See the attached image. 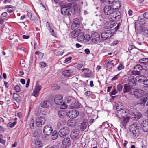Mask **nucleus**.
<instances>
[{
    "instance_id": "1",
    "label": "nucleus",
    "mask_w": 148,
    "mask_h": 148,
    "mask_svg": "<svg viewBox=\"0 0 148 148\" xmlns=\"http://www.w3.org/2000/svg\"><path fill=\"white\" fill-rule=\"evenodd\" d=\"M105 15H108L109 19H115L117 21L121 18V13L118 10H114L111 6L107 5L104 8Z\"/></svg>"
},
{
    "instance_id": "2",
    "label": "nucleus",
    "mask_w": 148,
    "mask_h": 148,
    "mask_svg": "<svg viewBox=\"0 0 148 148\" xmlns=\"http://www.w3.org/2000/svg\"><path fill=\"white\" fill-rule=\"evenodd\" d=\"M138 127L136 125H132L129 127L130 131L134 137H137L139 134Z\"/></svg>"
},
{
    "instance_id": "3",
    "label": "nucleus",
    "mask_w": 148,
    "mask_h": 148,
    "mask_svg": "<svg viewBox=\"0 0 148 148\" xmlns=\"http://www.w3.org/2000/svg\"><path fill=\"white\" fill-rule=\"evenodd\" d=\"M113 34L114 33L111 30H107L102 33L101 37L103 40H105L110 38Z\"/></svg>"
},
{
    "instance_id": "4",
    "label": "nucleus",
    "mask_w": 148,
    "mask_h": 148,
    "mask_svg": "<svg viewBox=\"0 0 148 148\" xmlns=\"http://www.w3.org/2000/svg\"><path fill=\"white\" fill-rule=\"evenodd\" d=\"M91 38L92 42L95 44H98L101 42L100 35L97 32L92 33L91 36Z\"/></svg>"
},
{
    "instance_id": "5",
    "label": "nucleus",
    "mask_w": 148,
    "mask_h": 148,
    "mask_svg": "<svg viewBox=\"0 0 148 148\" xmlns=\"http://www.w3.org/2000/svg\"><path fill=\"white\" fill-rule=\"evenodd\" d=\"M116 110L117 111L116 112V114L119 118H123L128 113V110H119L118 108H116Z\"/></svg>"
},
{
    "instance_id": "6",
    "label": "nucleus",
    "mask_w": 148,
    "mask_h": 148,
    "mask_svg": "<svg viewBox=\"0 0 148 148\" xmlns=\"http://www.w3.org/2000/svg\"><path fill=\"white\" fill-rule=\"evenodd\" d=\"M70 132L69 129L67 127H65L60 129L58 134L60 137H64L68 135Z\"/></svg>"
},
{
    "instance_id": "7",
    "label": "nucleus",
    "mask_w": 148,
    "mask_h": 148,
    "mask_svg": "<svg viewBox=\"0 0 148 148\" xmlns=\"http://www.w3.org/2000/svg\"><path fill=\"white\" fill-rule=\"evenodd\" d=\"M79 114V112L76 110L71 109L67 113V115L70 118L73 119L77 117Z\"/></svg>"
},
{
    "instance_id": "8",
    "label": "nucleus",
    "mask_w": 148,
    "mask_h": 148,
    "mask_svg": "<svg viewBox=\"0 0 148 148\" xmlns=\"http://www.w3.org/2000/svg\"><path fill=\"white\" fill-rule=\"evenodd\" d=\"M74 70L73 69H64L62 72V74L66 77H71L73 75Z\"/></svg>"
},
{
    "instance_id": "9",
    "label": "nucleus",
    "mask_w": 148,
    "mask_h": 148,
    "mask_svg": "<svg viewBox=\"0 0 148 148\" xmlns=\"http://www.w3.org/2000/svg\"><path fill=\"white\" fill-rule=\"evenodd\" d=\"M45 122V119L43 117H38L36 119V126L38 127H41Z\"/></svg>"
},
{
    "instance_id": "10",
    "label": "nucleus",
    "mask_w": 148,
    "mask_h": 148,
    "mask_svg": "<svg viewBox=\"0 0 148 148\" xmlns=\"http://www.w3.org/2000/svg\"><path fill=\"white\" fill-rule=\"evenodd\" d=\"M41 86L38 82H36V86L34 89L32 93L33 95L34 96L36 97H37L39 96V91L41 89Z\"/></svg>"
},
{
    "instance_id": "11",
    "label": "nucleus",
    "mask_w": 148,
    "mask_h": 148,
    "mask_svg": "<svg viewBox=\"0 0 148 148\" xmlns=\"http://www.w3.org/2000/svg\"><path fill=\"white\" fill-rule=\"evenodd\" d=\"M142 69L143 67L140 64L136 65L134 67V71H132V74L135 75H139L140 73V71Z\"/></svg>"
},
{
    "instance_id": "12",
    "label": "nucleus",
    "mask_w": 148,
    "mask_h": 148,
    "mask_svg": "<svg viewBox=\"0 0 148 148\" xmlns=\"http://www.w3.org/2000/svg\"><path fill=\"white\" fill-rule=\"evenodd\" d=\"M53 129L50 125H46L43 129V132L44 134L49 136L52 133Z\"/></svg>"
},
{
    "instance_id": "13",
    "label": "nucleus",
    "mask_w": 148,
    "mask_h": 148,
    "mask_svg": "<svg viewBox=\"0 0 148 148\" xmlns=\"http://www.w3.org/2000/svg\"><path fill=\"white\" fill-rule=\"evenodd\" d=\"M133 94L135 97L137 98H139L144 95L143 91L140 89H136L134 91Z\"/></svg>"
},
{
    "instance_id": "14",
    "label": "nucleus",
    "mask_w": 148,
    "mask_h": 148,
    "mask_svg": "<svg viewBox=\"0 0 148 148\" xmlns=\"http://www.w3.org/2000/svg\"><path fill=\"white\" fill-rule=\"evenodd\" d=\"M54 101L57 104L60 105L63 103V97L60 95H56L54 98Z\"/></svg>"
},
{
    "instance_id": "15",
    "label": "nucleus",
    "mask_w": 148,
    "mask_h": 148,
    "mask_svg": "<svg viewBox=\"0 0 148 148\" xmlns=\"http://www.w3.org/2000/svg\"><path fill=\"white\" fill-rule=\"evenodd\" d=\"M128 84L131 86H134L136 85V80L133 76H131L129 77L128 79Z\"/></svg>"
},
{
    "instance_id": "16",
    "label": "nucleus",
    "mask_w": 148,
    "mask_h": 148,
    "mask_svg": "<svg viewBox=\"0 0 148 148\" xmlns=\"http://www.w3.org/2000/svg\"><path fill=\"white\" fill-rule=\"evenodd\" d=\"M80 25L79 20L77 18H75L74 19L73 23L72 25V28L73 29H76L79 27Z\"/></svg>"
},
{
    "instance_id": "17",
    "label": "nucleus",
    "mask_w": 148,
    "mask_h": 148,
    "mask_svg": "<svg viewBox=\"0 0 148 148\" xmlns=\"http://www.w3.org/2000/svg\"><path fill=\"white\" fill-rule=\"evenodd\" d=\"M131 114L134 116L135 119H139L142 116L141 114L139 112L137 111L136 109H133L132 113Z\"/></svg>"
},
{
    "instance_id": "18",
    "label": "nucleus",
    "mask_w": 148,
    "mask_h": 148,
    "mask_svg": "<svg viewBox=\"0 0 148 148\" xmlns=\"http://www.w3.org/2000/svg\"><path fill=\"white\" fill-rule=\"evenodd\" d=\"M71 141L69 138H66L62 141V144L64 147H69L71 144Z\"/></svg>"
},
{
    "instance_id": "19",
    "label": "nucleus",
    "mask_w": 148,
    "mask_h": 148,
    "mask_svg": "<svg viewBox=\"0 0 148 148\" xmlns=\"http://www.w3.org/2000/svg\"><path fill=\"white\" fill-rule=\"evenodd\" d=\"M142 125L143 131L145 132H147L148 131V120L145 119L143 121Z\"/></svg>"
},
{
    "instance_id": "20",
    "label": "nucleus",
    "mask_w": 148,
    "mask_h": 148,
    "mask_svg": "<svg viewBox=\"0 0 148 148\" xmlns=\"http://www.w3.org/2000/svg\"><path fill=\"white\" fill-rule=\"evenodd\" d=\"M139 103L143 105H148V95H147L145 97L142 98L140 99Z\"/></svg>"
},
{
    "instance_id": "21",
    "label": "nucleus",
    "mask_w": 148,
    "mask_h": 148,
    "mask_svg": "<svg viewBox=\"0 0 148 148\" xmlns=\"http://www.w3.org/2000/svg\"><path fill=\"white\" fill-rule=\"evenodd\" d=\"M66 5H63L61 8V13L64 15H66L68 14L69 13V10L68 8H66Z\"/></svg>"
},
{
    "instance_id": "22",
    "label": "nucleus",
    "mask_w": 148,
    "mask_h": 148,
    "mask_svg": "<svg viewBox=\"0 0 148 148\" xmlns=\"http://www.w3.org/2000/svg\"><path fill=\"white\" fill-rule=\"evenodd\" d=\"M50 101H44L41 102L40 105L42 107L47 108L50 105Z\"/></svg>"
},
{
    "instance_id": "23",
    "label": "nucleus",
    "mask_w": 148,
    "mask_h": 148,
    "mask_svg": "<svg viewBox=\"0 0 148 148\" xmlns=\"http://www.w3.org/2000/svg\"><path fill=\"white\" fill-rule=\"evenodd\" d=\"M81 71L82 72L84 71H85L84 72V74L86 77H89L91 75V72L88 68L82 69Z\"/></svg>"
},
{
    "instance_id": "24",
    "label": "nucleus",
    "mask_w": 148,
    "mask_h": 148,
    "mask_svg": "<svg viewBox=\"0 0 148 148\" xmlns=\"http://www.w3.org/2000/svg\"><path fill=\"white\" fill-rule=\"evenodd\" d=\"M130 86L128 84H125L124 85L123 92L124 93L129 92L131 89Z\"/></svg>"
},
{
    "instance_id": "25",
    "label": "nucleus",
    "mask_w": 148,
    "mask_h": 148,
    "mask_svg": "<svg viewBox=\"0 0 148 148\" xmlns=\"http://www.w3.org/2000/svg\"><path fill=\"white\" fill-rule=\"evenodd\" d=\"M121 6V5L120 2L119 1H116L113 3V7H112L114 8V10H117L116 9H119Z\"/></svg>"
},
{
    "instance_id": "26",
    "label": "nucleus",
    "mask_w": 148,
    "mask_h": 148,
    "mask_svg": "<svg viewBox=\"0 0 148 148\" xmlns=\"http://www.w3.org/2000/svg\"><path fill=\"white\" fill-rule=\"evenodd\" d=\"M76 122L75 121L73 120H69L67 122V125L68 126L71 127H74L76 125Z\"/></svg>"
},
{
    "instance_id": "27",
    "label": "nucleus",
    "mask_w": 148,
    "mask_h": 148,
    "mask_svg": "<svg viewBox=\"0 0 148 148\" xmlns=\"http://www.w3.org/2000/svg\"><path fill=\"white\" fill-rule=\"evenodd\" d=\"M84 33L82 31H81L80 30V32L77 36V40L79 41H83L84 40Z\"/></svg>"
},
{
    "instance_id": "28",
    "label": "nucleus",
    "mask_w": 148,
    "mask_h": 148,
    "mask_svg": "<svg viewBox=\"0 0 148 148\" xmlns=\"http://www.w3.org/2000/svg\"><path fill=\"white\" fill-rule=\"evenodd\" d=\"M80 32V29H78L76 31L74 30L72 31L71 34V35L72 38H75L78 36L79 33Z\"/></svg>"
},
{
    "instance_id": "29",
    "label": "nucleus",
    "mask_w": 148,
    "mask_h": 148,
    "mask_svg": "<svg viewBox=\"0 0 148 148\" xmlns=\"http://www.w3.org/2000/svg\"><path fill=\"white\" fill-rule=\"evenodd\" d=\"M79 134V132L78 131L74 130L71 132L70 136L72 139H74L78 136Z\"/></svg>"
},
{
    "instance_id": "30",
    "label": "nucleus",
    "mask_w": 148,
    "mask_h": 148,
    "mask_svg": "<svg viewBox=\"0 0 148 148\" xmlns=\"http://www.w3.org/2000/svg\"><path fill=\"white\" fill-rule=\"evenodd\" d=\"M51 24L49 22H47L46 23V27L51 32L52 35L53 36L54 35V30L51 27Z\"/></svg>"
},
{
    "instance_id": "31",
    "label": "nucleus",
    "mask_w": 148,
    "mask_h": 148,
    "mask_svg": "<svg viewBox=\"0 0 148 148\" xmlns=\"http://www.w3.org/2000/svg\"><path fill=\"white\" fill-rule=\"evenodd\" d=\"M42 144L41 142L38 140H36L35 142V148H40L42 147Z\"/></svg>"
},
{
    "instance_id": "32",
    "label": "nucleus",
    "mask_w": 148,
    "mask_h": 148,
    "mask_svg": "<svg viewBox=\"0 0 148 148\" xmlns=\"http://www.w3.org/2000/svg\"><path fill=\"white\" fill-rule=\"evenodd\" d=\"M58 114L60 118H63L66 116L67 114L62 110H60L59 111Z\"/></svg>"
},
{
    "instance_id": "33",
    "label": "nucleus",
    "mask_w": 148,
    "mask_h": 148,
    "mask_svg": "<svg viewBox=\"0 0 148 148\" xmlns=\"http://www.w3.org/2000/svg\"><path fill=\"white\" fill-rule=\"evenodd\" d=\"M80 129L82 131H84L87 127V123L86 122H83L82 123L81 125L80 126Z\"/></svg>"
},
{
    "instance_id": "34",
    "label": "nucleus",
    "mask_w": 148,
    "mask_h": 148,
    "mask_svg": "<svg viewBox=\"0 0 148 148\" xmlns=\"http://www.w3.org/2000/svg\"><path fill=\"white\" fill-rule=\"evenodd\" d=\"M5 8H8L7 12L9 13H11L14 10V9L10 5H7L5 6Z\"/></svg>"
},
{
    "instance_id": "35",
    "label": "nucleus",
    "mask_w": 148,
    "mask_h": 148,
    "mask_svg": "<svg viewBox=\"0 0 148 148\" xmlns=\"http://www.w3.org/2000/svg\"><path fill=\"white\" fill-rule=\"evenodd\" d=\"M143 34L145 36L148 35V28L143 27L142 29Z\"/></svg>"
},
{
    "instance_id": "36",
    "label": "nucleus",
    "mask_w": 148,
    "mask_h": 148,
    "mask_svg": "<svg viewBox=\"0 0 148 148\" xmlns=\"http://www.w3.org/2000/svg\"><path fill=\"white\" fill-rule=\"evenodd\" d=\"M114 61L111 60L110 61H108L107 64V66L108 68H112V67L114 66V63L113 62Z\"/></svg>"
},
{
    "instance_id": "37",
    "label": "nucleus",
    "mask_w": 148,
    "mask_h": 148,
    "mask_svg": "<svg viewBox=\"0 0 148 148\" xmlns=\"http://www.w3.org/2000/svg\"><path fill=\"white\" fill-rule=\"evenodd\" d=\"M58 137V135L57 134V132L56 131H54L51 136L52 139L53 140L56 139Z\"/></svg>"
},
{
    "instance_id": "38",
    "label": "nucleus",
    "mask_w": 148,
    "mask_h": 148,
    "mask_svg": "<svg viewBox=\"0 0 148 148\" xmlns=\"http://www.w3.org/2000/svg\"><path fill=\"white\" fill-rule=\"evenodd\" d=\"M30 127L32 129H33L34 125V121L33 118L32 117L30 121Z\"/></svg>"
},
{
    "instance_id": "39",
    "label": "nucleus",
    "mask_w": 148,
    "mask_h": 148,
    "mask_svg": "<svg viewBox=\"0 0 148 148\" xmlns=\"http://www.w3.org/2000/svg\"><path fill=\"white\" fill-rule=\"evenodd\" d=\"M17 123L16 121H14L13 123L9 122L7 124L8 126H9L11 128L13 127Z\"/></svg>"
},
{
    "instance_id": "40",
    "label": "nucleus",
    "mask_w": 148,
    "mask_h": 148,
    "mask_svg": "<svg viewBox=\"0 0 148 148\" xmlns=\"http://www.w3.org/2000/svg\"><path fill=\"white\" fill-rule=\"evenodd\" d=\"M14 90L16 92H18L21 91V88L18 85H16L15 86Z\"/></svg>"
},
{
    "instance_id": "41",
    "label": "nucleus",
    "mask_w": 148,
    "mask_h": 148,
    "mask_svg": "<svg viewBox=\"0 0 148 148\" xmlns=\"http://www.w3.org/2000/svg\"><path fill=\"white\" fill-rule=\"evenodd\" d=\"M116 24V22L115 21H113L109 23V25H110V29L113 27Z\"/></svg>"
},
{
    "instance_id": "42",
    "label": "nucleus",
    "mask_w": 148,
    "mask_h": 148,
    "mask_svg": "<svg viewBox=\"0 0 148 148\" xmlns=\"http://www.w3.org/2000/svg\"><path fill=\"white\" fill-rule=\"evenodd\" d=\"M90 38V35L88 34H86L84 36V40L87 41H89Z\"/></svg>"
},
{
    "instance_id": "43",
    "label": "nucleus",
    "mask_w": 148,
    "mask_h": 148,
    "mask_svg": "<svg viewBox=\"0 0 148 148\" xmlns=\"http://www.w3.org/2000/svg\"><path fill=\"white\" fill-rule=\"evenodd\" d=\"M117 90L119 92H121L123 89V86L120 84H119L117 86Z\"/></svg>"
},
{
    "instance_id": "44",
    "label": "nucleus",
    "mask_w": 148,
    "mask_h": 148,
    "mask_svg": "<svg viewBox=\"0 0 148 148\" xmlns=\"http://www.w3.org/2000/svg\"><path fill=\"white\" fill-rule=\"evenodd\" d=\"M84 66L81 63L78 64L76 65V67L77 69H78V70H80L82 69V68Z\"/></svg>"
},
{
    "instance_id": "45",
    "label": "nucleus",
    "mask_w": 148,
    "mask_h": 148,
    "mask_svg": "<svg viewBox=\"0 0 148 148\" xmlns=\"http://www.w3.org/2000/svg\"><path fill=\"white\" fill-rule=\"evenodd\" d=\"M120 126L122 128H125L126 127V123L123 121H121Z\"/></svg>"
},
{
    "instance_id": "46",
    "label": "nucleus",
    "mask_w": 148,
    "mask_h": 148,
    "mask_svg": "<svg viewBox=\"0 0 148 148\" xmlns=\"http://www.w3.org/2000/svg\"><path fill=\"white\" fill-rule=\"evenodd\" d=\"M139 61L141 63H142L144 62H148V58H145L140 59L139 60Z\"/></svg>"
},
{
    "instance_id": "47",
    "label": "nucleus",
    "mask_w": 148,
    "mask_h": 148,
    "mask_svg": "<svg viewBox=\"0 0 148 148\" xmlns=\"http://www.w3.org/2000/svg\"><path fill=\"white\" fill-rule=\"evenodd\" d=\"M7 15V13L6 12H4L1 15V18L4 19Z\"/></svg>"
},
{
    "instance_id": "48",
    "label": "nucleus",
    "mask_w": 148,
    "mask_h": 148,
    "mask_svg": "<svg viewBox=\"0 0 148 148\" xmlns=\"http://www.w3.org/2000/svg\"><path fill=\"white\" fill-rule=\"evenodd\" d=\"M63 52L57 51L55 52V54L56 56L62 55L63 54Z\"/></svg>"
},
{
    "instance_id": "49",
    "label": "nucleus",
    "mask_w": 148,
    "mask_h": 148,
    "mask_svg": "<svg viewBox=\"0 0 148 148\" xmlns=\"http://www.w3.org/2000/svg\"><path fill=\"white\" fill-rule=\"evenodd\" d=\"M72 98L71 97H69L67 98L66 99V101H67V103H70L71 102Z\"/></svg>"
},
{
    "instance_id": "50",
    "label": "nucleus",
    "mask_w": 148,
    "mask_h": 148,
    "mask_svg": "<svg viewBox=\"0 0 148 148\" xmlns=\"http://www.w3.org/2000/svg\"><path fill=\"white\" fill-rule=\"evenodd\" d=\"M124 68V66H123V64L122 63H121L120 64L119 66L118 67L117 69L119 71L122 69H123Z\"/></svg>"
},
{
    "instance_id": "51",
    "label": "nucleus",
    "mask_w": 148,
    "mask_h": 148,
    "mask_svg": "<svg viewBox=\"0 0 148 148\" xmlns=\"http://www.w3.org/2000/svg\"><path fill=\"white\" fill-rule=\"evenodd\" d=\"M60 105H61L60 108L62 109H65L67 107V105L64 103H63Z\"/></svg>"
},
{
    "instance_id": "52",
    "label": "nucleus",
    "mask_w": 148,
    "mask_h": 148,
    "mask_svg": "<svg viewBox=\"0 0 148 148\" xmlns=\"http://www.w3.org/2000/svg\"><path fill=\"white\" fill-rule=\"evenodd\" d=\"M96 24L98 25H101V20L100 19H99L96 21Z\"/></svg>"
},
{
    "instance_id": "53",
    "label": "nucleus",
    "mask_w": 148,
    "mask_h": 148,
    "mask_svg": "<svg viewBox=\"0 0 148 148\" xmlns=\"http://www.w3.org/2000/svg\"><path fill=\"white\" fill-rule=\"evenodd\" d=\"M72 59V57H70L66 58L65 60L64 61V63H66L68 62Z\"/></svg>"
},
{
    "instance_id": "54",
    "label": "nucleus",
    "mask_w": 148,
    "mask_h": 148,
    "mask_svg": "<svg viewBox=\"0 0 148 148\" xmlns=\"http://www.w3.org/2000/svg\"><path fill=\"white\" fill-rule=\"evenodd\" d=\"M39 64L40 66L42 68L45 67L46 65V63L43 62H40Z\"/></svg>"
},
{
    "instance_id": "55",
    "label": "nucleus",
    "mask_w": 148,
    "mask_h": 148,
    "mask_svg": "<svg viewBox=\"0 0 148 148\" xmlns=\"http://www.w3.org/2000/svg\"><path fill=\"white\" fill-rule=\"evenodd\" d=\"M130 119V117L129 116L125 118H124L123 119V121L126 123Z\"/></svg>"
},
{
    "instance_id": "56",
    "label": "nucleus",
    "mask_w": 148,
    "mask_h": 148,
    "mask_svg": "<svg viewBox=\"0 0 148 148\" xmlns=\"http://www.w3.org/2000/svg\"><path fill=\"white\" fill-rule=\"evenodd\" d=\"M117 93V91L116 89H114L112 90L110 92L111 94L112 95H114Z\"/></svg>"
},
{
    "instance_id": "57",
    "label": "nucleus",
    "mask_w": 148,
    "mask_h": 148,
    "mask_svg": "<svg viewBox=\"0 0 148 148\" xmlns=\"http://www.w3.org/2000/svg\"><path fill=\"white\" fill-rule=\"evenodd\" d=\"M35 54L36 55H41V58H42L43 56V53H41L39 51H36L35 53Z\"/></svg>"
},
{
    "instance_id": "58",
    "label": "nucleus",
    "mask_w": 148,
    "mask_h": 148,
    "mask_svg": "<svg viewBox=\"0 0 148 148\" xmlns=\"http://www.w3.org/2000/svg\"><path fill=\"white\" fill-rule=\"evenodd\" d=\"M105 27L106 29H110V26L109 25V23H106L105 25Z\"/></svg>"
},
{
    "instance_id": "59",
    "label": "nucleus",
    "mask_w": 148,
    "mask_h": 148,
    "mask_svg": "<svg viewBox=\"0 0 148 148\" xmlns=\"http://www.w3.org/2000/svg\"><path fill=\"white\" fill-rule=\"evenodd\" d=\"M143 16V17L146 19H148V12H146L144 13Z\"/></svg>"
},
{
    "instance_id": "60",
    "label": "nucleus",
    "mask_w": 148,
    "mask_h": 148,
    "mask_svg": "<svg viewBox=\"0 0 148 148\" xmlns=\"http://www.w3.org/2000/svg\"><path fill=\"white\" fill-rule=\"evenodd\" d=\"M73 7L74 11H76L78 9V6L77 4L75 3L73 5Z\"/></svg>"
},
{
    "instance_id": "61",
    "label": "nucleus",
    "mask_w": 148,
    "mask_h": 148,
    "mask_svg": "<svg viewBox=\"0 0 148 148\" xmlns=\"http://www.w3.org/2000/svg\"><path fill=\"white\" fill-rule=\"evenodd\" d=\"M74 104L75 105L74 106L75 108H78L80 107L78 101L75 102Z\"/></svg>"
},
{
    "instance_id": "62",
    "label": "nucleus",
    "mask_w": 148,
    "mask_h": 148,
    "mask_svg": "<svg viewBox=\"0 0 148 148\" xmlns=\"http://www.w3.org/2000/svg\"><path fill=\"white\" fill-rule=\"evenodd\" d=\"M62 125V123L61 122H58L57 124V127L58 128H59L61 127Z\"/></svg>"
},
{
    "instance_id": "63",
    "label": "nucleus",
    "mask_w": 148,
    "mask_h": 148,
    "mask_svg": "<svg viewBox=\"0 0 148 148\" xmlns=\"http://www.w3.org/2000/svg\"><path fill=\"white\" fill-rule=\"evenodd\" d=\"M84 52L86 54H88L90 53V51L89 49H86L84 50Z\"/></svg>"
},
{
    "instance_id": "64",
    "label": "nucleus",
    "mask_w": 148,
    "mask_h": 148,
    "mask_svg": "<svg viewBox=\"0 0 148 148\" xmlns=\"http://www.w3.org/2000/svg\"><path fill=\"white\" fill-rule=\"evenodd\" d=\"M143 84L145 85L148 86V79L147 80H144L143 82Z\"/></svg>"
}]
</instances>
